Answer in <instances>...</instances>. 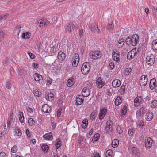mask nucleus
Instances as JSON below:
<instances>
[{
    "label": "nucleus",
    "mask_w": 157,
    "mask_h": 157,
    "mask_svg": "<svg viewBox=\"0 0 157 157\" xmlns=\"http://www.w3.org/2000/svg\"><path fill=\"white\" fill-rule=\"evenodd\" d=\"M34 120L32 118H29L28 120V123L29 125L32 126L34 124Z\"/></svg>",
    "instance_id": "603ef678"
},
{
    "label": "nucleus",
    "mask_w": 157,
    "mask_h": 157,
    "mask_svg": "<svg viewBox=\"0 0 157 157\" xmlns=\"http://www.w3.org/2000/svg\"><path fill=\"white\" fill-rule=\"evenodd\" d=\"M125 86L124 85H123L121 86V88L119 90V92H120L121 95H122L124 94L125 90Z\"/></svg>",
    "instance_id": "c9c22d12"
},
{
    "label": "nucleus",
    "mask_w": 157,
    "mask_h": 157,
    "mask_svg": "<svg viewBox=\"0 0 157 157\" xmlns=\"http://www.w3.org/2000/svg\"><path fill=\"white\" fill-rule=\"evenodd\" d=\"M113 122L111 120L108 121L106 124L105 130L106 133L109 134L111 133L113 130Z\"/></svg>",
    "instance_id": "39448f33"
},
{
    "label": "nucleus",
    "mask_w": 157,
    "mask_h": 157,
    "mask_svg": "<svg viewBox=\"0 0 157 157\" xmlns=\"http://www.w3.org/2000/svg\"><path fill=\"white\" fill-rule=\"evenodd\" d=\"M150 88L151 90H153L154 88L155 92L157 93V84L155 86H153L152 85H150Z\"/></svg>",
    "instance_id": "680f3d73"
},
{
    "label": "nucleus",
    "mask_w": 157,
    "mask_h": 157,
    "mask_svg": "<svg viewBox=\"0 0 157 157\" xmlns=\"http://www.w3.org/2000/svg\"><path fill=\"white\" fill-rule=\"evenodd\" d=\"M34 78L36 81H40L42 78V76L37 73H35L34 75Z\"/></svg>",
    "instance_id": "b1692460"
},
{
    "label": "nucleus",
    "mask_w": 157,
    "mask_h": 157,
    "mask_svg": "<svg viewBox=\"0 0 157 157\" xmlns=\"http://www.w3.org/2000/svg\"><path fill=\"white\" fill-rule=\"evenodd\" d=\"M137 124L140 126L142 127L144 125V122L141 120H139L137 122Z\"/></svg>",
    "instance_id": "13d9d810"
},
{
    "label": "nucleus",
    "mask_w": 157,
    "mask_h": 157,
    "mask_svg": "<svg viewBox=\"0 0 157 157\" xmlns=\"http://www.w3.org/2000/svg\"><path fill=\"white\" fill-rule=\"evenodd\" d=\"M48 19L49 20V19L48 18V19H46V21H44V26L48 25L50 24V21H49Z\"/></svg>",
    "instance_id": "69168bd1"
},
{
    "label": "nucleus",
    "mask_w": 157,
    "mask_h": 157,
    "mask_svg": "<svg viewBox=\"0 0 157 157\" xmlns=\"http://www.w3.org/2000/svg\"><path fill=\"white\" fill-rule=\"evenodd\" d=\"M145 108L144 107H142L139 110L138 113H137V116L140 117H142L144 114Z\"/></svg>",
    "instance_id": "a878e982"
},
{
    "label": "nucleus",
    "mask_w": 157,
    "mask_h": 157,
    "mask_svg": "<svg viewBox=\"0 0 157 157\" xmlns=\"http://www.w3.org/2000/svg\"><path fill=\"white\" fill-rule=\"evenodd\" d=\"M157 105V100H154L151 103V107L152 108H154Z\"/></svg>",
    "instance_id": "8fccbe9b"
},
{
    "label": "nucleus",
    "mask_w": 157,
    "mask_h": 157,
    "mask_svg": "<svg viewBox=\"0 0 157 157\" xmlns=\"http://www.w3.org/2000/svg\"><path fill=\"white\" fill-rule=\"evenodd\" d=\"M91 157H100L98 153H95L91 155Z\"/></svg>",
    "instance_id": "e2e57ef3"
},
{
    "label": "nucleus",
    "mask_w": 157,
    "mask_h": 157,
    "mask_svg": "<svg viewBox=\"0 0 157 157\" xmlns=\"http://www.w3.org/2000/svg\"><path fill=\"white\" fill-rule=\"evenodd\" d=\"M155 58L154 56L152 54H150L147 56L146 59L147 64L149 66L153 65L155 62Z\"/></svg>",
    "instance_id": "20e7f679"
},
{
    "label": "nucleus",
    "mask_w": 157,
    "mask_h": 157,
    "mask_svg": "<svg viewBox=\"0 0 157 157\" xmlns=\"http://www.w3.org/2000/svg\"><path fill=\"white\" fill-rule=\"evenodd\" d=\"M91 30L92 31H94L97 33H100V30L98 29V25L96 24H93L91 25Z\"/></svg>",
    "instance_id": "412c9836"
},
{
    "label": "nucleus",
    "mask_w": 157,
    "mask_h": 157,
    "mask_svg": "<svg viewBox=\"0 0 157 157\" xmlns=\"http://www.w3.org/2000/svg\"><path fill=\"white\" fill-rule=\"evenodd\" d=\"M84 101V98H83L82 96L79 95L76 98V104L77 105H80Z\"/></svg>",
    "instance_id": "dca6fc26"
},
{
    "label": "nucleus",
    "mask_w": 157,
    "mask_h": 157,
    "mask_svg": "<svg viewBox=\"0 0 157 157\" xmlns=\"http://www.w3.org/2000/svg\"><path fill=\"white\" fill-rule=\"evenodd\" d=\"M97 87L99 88H102L104 86V83L102 81L101 77H99L96 81Z\"/></svg>",
    "instance_id": "4468645a"
},
{
    "label": "nucleus",
    "mask_w": 157,
    "mask_h": 157,
    "mask_svg": "<svg viewBox=\"0 0 157 157\" xmlns=\"http://www.w3.org/2000/svg\"><path fill=\"white\" fill-rule=\"evenodd\" d=\"M121 84V81L118 79L114 80L112 82V85L113 88L118 87Z\"/></svg>",
    "instance_id": "2eb2a0df"
},
{
    "label": "nucleus",
    "mask_w": 157,
    "mask_h": 157,
    "mask_svg": "<svg viewBox=\"0 0 157 157\" xmlns=\"http://www.w3.org/2000/svg\"><path fill=\"white\" fill-rule=\"evenodd\" d=\"M142 98L140 96H137L134 100V105L135 106H138L141 103Z\"/></svg>",
    "instance_id": "ddd939ff"
},
{
    "label": "nucleus",
    "mask_w": 157,
    "mask_h": 157,
    "mask_svg": "<svg viewBox=\"0 0 157 157\" xmlns=\"http://www.w3.org/2000/svg\"><path fill=\"white\" fill-rule=\"evenodd\" d=\"M45 21H46V19L45 18H43L40 19L37 21L38 25L40 27H41V26H44V23Z\"/></svg>",
    "instance_id": "c756f323"
},
{
    "label": "nucleus",
    "mask_w": 157,
    "mask_h": 157,
    "mask_svg": "<svg viewBox=\"0 0 157 157\" xmlns=\"http://www.w3.org/2000/svg\"><path fill=\"white\" fill-rule=\"evenodd\" d=\"M113 154V153L111 150H108L106 151V157H112Z\"/></svg>",
    "instance_id": "4c0bfd02"
},
{
    "label": "nucleus",
    "mask_w": 157,
    "mask_h": 157,
    "mask_svg": "<svg viewBox=\"0 0 157 157\" xmlns=\"http://www.w3.org/2000/svg\"><path fill=\"white\" fill-rule=\"evenodd\" d=\"M156 79L154 78H152L151 79L150 82L149 87L150 86L152 85L153 86H155L156 85Z\"/></svg>",
    "instance_id": "a19ab883"
},
{
    "label": "nucleus",
    "mask_w": 157,
    "mask_h": 157,
    "mask_svg": "<svg viewBox=\"0 0 157 157\" xmlns=\"http://www.w3.org/2000/svg\"><path fill=\"white\" fill-rule=\"evenodd\" d=\"M61 109H59L58 110L57 112V116L58 117H59L61 115Z\"/></svg>",
    "instance_id": "774afa93"
},
{
    "label": "nucleus",
    "mask_w": 157,
    "mask_h": 157,
    "mask_svg": "<svg viewBox=\"0 0 157 157\" xmlns=\"http://www.w3.org/2000/svg\"><path fill=\"white\" fill-rule=\"evenodd\" d=\"M7 15L3 14H1L0 15V21L2 19H5L7 17Z\"/></svg>",
    "instance_id": "052dcab7"
},
{
    "label": "nucleus",
    "mask_w": 157,
    "mask_h": 157,
    "mask_svg": "<svg viewBox=\"0 0 157 157\" xmlns=\"http://www.w3.org/2000/svg\"><path fill=\"white\" fill-rule=\"evenodd\" d=\"M57 57L58 59L61 61H63L65 58V55L62 52L60 51L58 52Z\"/></svg>",
    "instance_id": "a211bd4d"
},
{
    "label": "nucleus",
    "mask_w": 157,
    "mask_h": 157,
    "mask_svg": "<svg viewBox=\"0 0 157 157\" xmlns=\"http://www.w3.org/2000/svg\"><path fill=\"white\" fill-rule=\"evenodd\" d=\"M72 65L74 67H76L78 64L79 61L77 60L74 59H72Z\"/></svg>",
    "instance_id": "de8ad7c7"
},
{
    "label": "nucleus",
    "mask_w": 157,
    "mask_h": 157,
    "mask_svg": "<svg viewBox=\"0 0 157 157\" xmlns=\"http://www.w3.org/2000/svg\"><path fill=\"white\" fill-rule=\"evenodd\" d=\"M41 148L43 152H47L48 150V146L47 144L43 145L41 146Z\"/></svg>",
    "instance_id": "58836bf2"
},
{
    "label": "nucleus",
    "mask_w": 157,
    "mask_h": 157,
    "mask_svg": "<svg viewBox=\"0 0 157 157\" xmlns=\"http://www.w3.org/2000/svg\"><path fill=\"white\" fill-rule=\"evenodd\" d=\"M74 79L73 77H71L67 82V86L69 87L72 86L74 83Z\"/></svg>",
    "instance_id": "393cba45"
},
{
    "label": "nucleus",
    "mask_w": 157,
    "mask_h": 157,
    "mask_svg": "<svg viewBox=\"0 0 157 157\" xmlns=\"http://www.w3.org/2000/svg\"><path fill=\"white\" fill-rule=\"evenodd\" d=\"M147 77L146 75H143L140 77L139 82L141 86H144L147 84Z\"/></svg>",
    "instance_id": "423d86ee"
},
{
    "label": "nucleus",
    "mask_w": 157,
    "mask_h": 157,
    "mask_svg": "<svg viewBox=\"0 0 157 157\" xmlns=\"http://www.w3.org/2000/svg\"><path fill=\"white\" fill-rule=\"evenodd\" d=\"M72 59H74L76 60H78V61H79V58L78 54L77 53L75 54Z\"/></svg>",
    "instance_id": "6e6d98bb"
},
{
    "label": "nucleus",
    "mask_w": 157,
    "mask_h": 157,
    "mask_svg": "<svg viewBox=\"0 0 157 157\" xmlns=\"http://www.w3.org/2000/svg\"><path fill=\"white\" fill-rule=\"evenodd\" d=\"M6 132V125L1 126L0 128V137L5 135Z\"/></svg>",
    "instance_id": "aec40b11"
},
{
    "label": "nucleus",
    "mask_w": 157,
    "mask_h": 157,
    "mask_svg": "<svg viewBox=\"0 0 157 157\" xmlns=\"http://www.w3.org/2000/svg\"><path fill=\"white\" fill-rule=\"evenodd\" d=\"M20 117H19V120L21 124L23 122V121L24 118L23 116V113L22 112H19Z\"/></svg>",
    "instance_id": "c03bdc74"
},
{
    "label": "nucleus",
    "mask_w": 157,
    "mask_h": 157,
    "mask_svg": "<svg viewBox=\"0 0 157 157\" xmlns=\"http://www.w3.org/2000/svg\"><path fill=\"white\" fill-rule=\"evenodd\" d=\"M96 117V112L94 110L91 113L90 116V118L91 120H93L95 119Z\"/></svg>",
    "instance_id": "49530a36"
},
{
    "label": "nucleus",
    "mask_w": 157,
    "mask_h": 157,
    "mask_svg": "<svg viewBox=\"0 0 157 157\" xmlns=\"http://www.w3.org/2000/svg\"><path fill=\"white\" fill-rule=\"evenodd\" d=\"M34 95L37 97H40L42 94V93L39 90L36 89L34 91Z\"/></svg>",
    "instance_id": "37998d69"
},
{
    "label": "nucleus",
    "mask_w": 157,
    "mask_h": 157,
    "mask_svg": "<svg viewBox=\"0 0 157 157\" xmlns=\"http://www.w3.org/2000/svg\"><path fill=\"white\" fill-rule=\"evenodd\" d=\"M52 82V79L50 78L49 77H48L47 78V84L48 85H50L51 84V83Z\"/></svg>",
    "instance_id": "338daca9"
},
{
    "label": "nucleus",
    "mask_w": 157,
    "mask_h": 157,
    "mask_svg": "<svg viewBox=\"0 0 157 157\" xmlns=\"http://www.w3.org/2000/svg\"><path fill=\"white\" fill-rule=\"evenodd\" d=\"M82 96L84 97H87L90 94V90L89 89H86L84 88L82 91Z\"/></svg>",
    "instance_id": "6ab92c4d"
},
{
    "label": "nucleus",
    "mask_w": 157,
    "mask_h": 157,
    "mask_svg": "<svg viewBox=\"0 0 157 157\" xmlns=\"http://www.w3.org/2000/svg\"><path fill=\"white\" fill-rule=\"evenodd\" d=\"M132 69L131 68H127L125 70V72L126 75H128L129 73L131 71Z\"/></svg>",
    "instance_id": "5fc2aeb1"
},
{
    "label": "nucleus",
    "mask_w": 157,
    "mask_h": 157,
    "mask_svg": "<svg viewBox=\"0 0 157 157\" xmlns=\"http://www.w3.org/2000/svg\"><path fill=\"white\" fill-rule=\"evenodd\" d=\"M146 116L147 117L146 119L148 121L151 120L153 117V114L152 112H148L146 113Z\"/></svg>",
    "instance_id": "cd10ccee"
},
{
    "label": "nucleus",
    "mask_w": 157,
    "mask_h": 157,
    "mask_svg": "<svg viewBox=\"0 0 157 157\" xmlns=\"http://www.w3.org/2000/svg\"><path fill=\"white\" fill-rule=\"evenodd\" d=\"M100 137V135L99 134L97 133L94 134L92 139V140L93 141H97Z\"/></svg>",
    "instance_id": "e433bc0d"
},
{
    "label": "nucleus",
    "mask_w": 157,
    "mask_h": 157,
    "mask_svg": "<svg viewBox=\"0 0 157 157\" xmlns=\"http://www.w3.org/2000/svg\"><path fill=\"white\" fill-rule=\"evenodd\" d=\"M5 35L4 32L3 31L0 32V41L4 40Z\"/></svg>",
    "instance_id": "864d4df0"
},
{
    "label": "nucleus",
    "mask_w": 157,
    "mask_h": 157,
    "mask_svg": "<svg viewBox=\"0 0 157 157\" xmlns=\"http://www.w3.org/2000/svg\"><path fill=\"white\" fill-rule=\"evenodd\" d=\"M107 109L106 108H102L100 109V112L99 115V118L100 120H102L103 119L106 114Z\"/></svg>",
    "instance_id": "0eeeda50"
},
{
    "label": "nucleus",
    "mask_w": 157,
    "mask_h": 157,
    "mask_svg": "<svg viewBox=\"0 0 157 157\" xmlns=\"http://www.w3.org/2000/svg\"><path fill=\"white\" fill-rule=\"evenodd\" d=\"M136 54L137 53L136 52V48H135L128 53L127 55V59L129 60L132 59Z\"/></svg>",
    "instance_id": "1a4fd4ad"
},
{
    "label": "nucleus",
    "mask_w": 157,
    "mask_h": 157,
    "mask_svg": "<svg viewBox=\"0 0 157 157\" xmlns=\"http://www.w3.org/2000/svg\"><path fill=\"white\" fill-rule=\"evenodd\" d=\"M83 29L82 28L80 29L79 31V35L81 37L83 35Z\"/></svg>",
    "instance_id": "0e129e2a"
},
{
    "label": "nucleus",
    "mask_w": 157,
    "mask_h": 157,
    "mask_svg": "<svg viewBox=\"0 0 157 157\" xmlns=\"http://www.w3.org/2000/svg\"><path fill=\"white\" fill-rule=\"evenodd\" d=\"M139 40V37L138 35L135 34L128 36L125 40V43L128 46H135Z\"/></svg>",
    "instance_id": "f257e3e1"
},
{
    "label": "nucleus",
    "mask_w": 157,
    "mask_h": 157,
    "mask_svg": "<svg viewBox=\"0 0 157 157\" xmlns=\"http://www.w3.org/2000/svg\"><path fill=\"white\" fill-rule=\"evenodd\" d=\"M153 143L152 139L150 137H147L145 140V145L147 148H150Z\"/></svg>",
    "instance_id": "6e6552de"
},
{
    "label": "nucleus",
    "mask_w": 157,
    "mask_h": 157,
    "mask_svg": "<svg viewBox=\"0 0 157 157\" xmlns=\"http://www.w3.org/2000/svg\"><path fill=\"white\" fill-rule=\"evenodd\" d=\"M117 50H113L112 52V57L113 59L116 62L120 61L119 54L118 52H117Z\"/></svg>",
    "instance_id": "9b49d317"
},
{
    "label": "nucleus",
    "mask_w": 157,
    "mask_h": 157,
    "mask_svg": "<svg viewBox=\"0 0 157 157\" xmlns=\"http://www.w3.org/2000/svg\"><path fill=\"white\" fill-rule=\"evenodd\" d=\"M54 94L52 93H49L47 96L46 97V98L47 100H48L50 101H52L54 99Z\"/></svg>",
    "instance_id": "c85d7f7f"
},
{
    "label": "nucleus",
    "mask_w": 157,
    "mask_h": 157,
    "mask_svg": "<svg viewBox=\"0 0 157 157\" xmlns=\"http://www.w3.org/2000/svg\"><path fill=\"white\" fill-rule=\"evenodd\" d=\"M124 43V39L123 38L120 39L118 41L117 45L119 48H122Z\"/></svg>",
    "instance_id": "7c9ffc66"
},
{
    "label": "nucleus",
    "mask_w": 157,
    "mask_h": 157,
    "mask_svg": "<svg viewBox=\"0 0 157 157\" xmlns=\"http://www.w3.org/2000/svg\"><path fill=\"white\" fill-rule=\"evenodd\" d=\"M28 54L30 56V57L32 59H34L35 56L33 54L31 53L30 52L28 51L27 52Z\"/></svg>",
    "instance_id": "bf43d9fd"
},
{
    "label": "nucleus",
    "mask_w": 157,
    "mask_h": 157,
    "mask_svg": "<svg viewBox=\"0 0 157 157\" xmlns=\"http://www.w3.org/2000/svg\"><path fill=\"white\" fill-rule=\"evenodd\" d=\"M128 134L132 135H133L135 132V130L132 128H130L128 131Z\"/></svg>",
    "instance_id": "4d7b16f0"
},
{
    "label": "nucleus",
    "mask_w": 157,
    "mask_h": 157,
    "mask_svg": "<svg viewBox=\"0 0 157 157\" xmlns=\"http://www.w3.org/2000/svg\"><path fill=\"white\" fill-rule=\"evenodd\" d=\"M31 36V33L29 32H26L22 34V37L23 39H29Z\"/></svg>",
    "instance_id": "2f4dec72"
},
{
    "label": "nucleus",
    "mask_w": 157,
    "mask_h": 157,
    "mask_svg": "<svg viewBox=\"0 0 157 157\" xmlns=\"http://www.w3.org/2000/svg\"><path fill=\"white\" fill-rule=\"evenodd\" d=\"M75 25L73 24H69L65 26V32L67 33H71L74 30Z\"/></svg>",
    "instance_id": "9d476101"
},
{
    "label": "nucleus",
    "mask_w": 157,
    "mask_h": 157,
    "mask_svg": "<svg viewBox=\"0 0 157 157\" xmlns=\"http://www.w3.org/2000/svg\"><path fill=\"white\" fill-rule=\"evenodd\" d=\"M89 56L90 58L95 60L100 58L101 57V55L99 51H92L89 53Z\"/></svg>",
    "instance_id": "7ed1b4c3"
},
{
    "label": "nucleus",
    "mask_w": 157,
    "mask_h": 157,
    "mask_svg": "<svg viewBox=\"0 0 157 157\" xmlns=\"http://www.w3.org/2000/svg\"><path fill=\"white\" fill-rule=\"evenodd\" d=\"M43 137L46 140H52L53 139L52 133V132L46 133L44 135Z\"/></svg>",
    "instance_id": "f3484780"
},
{
    "label": "nucleus",
    "mask_w": 157,
    "mask_h": 157,
    "mask_svg": "<svg viewBox=\"0 0 157 157\" xmlns=\"http://www.w3.org/2000/svg\"><path fill=\"white\" fill-rule=\"evenodd\" d=\"M119 144V141L117 139L113 140L112 142V147L113 148L117 147Z\"/></svg>",
    "instance_id": "bb28decb"
},
{
    "label": "nucleus",
    "mask_w": 157,
    "mask_h": 157,
    "mask_svg": "<svg viewBox=\"0 0 157 157\" xmlns=\"http://www.w3.org/2000/svg\"><path fill=\"white\" fill-rule=\"evenodd\" d=\"M113 27L114 25L112 24H109L106 26V28L109 31L113 30Z\"/></svg>",
    "instance_id": "a18cd8bd"
},
{
    "label": "nucleus",
    "mask_w": 157,
    "mask_h": 157,
    "mask_svg": "<svg viewBox=\"0 0 157 157\" xmlns=\"http://www.w3.org/2000/svg\"><path fill=\"white\" fill-rule=\"evenodd\" d=\"M88 121L87 120H84L82 123V126L83 128L85 129L87 126Z\"/></svg>",
    "instance_id": "79ce46f5"
},
{
    "label": "nucleus",
    "mask_w": 157,
    "mask_h": 157,
    "mask_svg": "<svg viewBox=\"0 0 157 157\" xmlns=\"http://www.w3.org/2000/svg\"><path fill=\"white\" fill-rule=\"evenodd\" d=\"M51 107L47 104L43 105L41 109L42 111L45 113H49L51 111Z\"/></svg>",
    "instance_id": "f8f14e48"
},
{
    "label": "nucleus",
    "mask_w": 157,
    "mask_h": 157,
    "mask_svg": "<svg viewBox=\"0 0 157 157\" xmlns=\"http://www.w3.org/2000/svg\"><path fill=\"white\" fill-rule=\"evenodd\" d=\"M122 98L120 96H118L115 99V104L116 106H118L122 102Z\"/></svg>",
    "instance_id": "5701e85b"
},
{
    "label": "nucleus",
    "mask_w": 157,
    "mask_h": 157,
    "mask_svg": "<svg viewBox=\"0 0 157 157\" xmlns=\"http://www.w3.org/2000/svg\"><path fill=\"white\" fill-rule=\"evenodd\" d=\"M55 146L56 149H57L60 148L62 146L61 142L59 139H57L55 141Z\"/></svg>",
    "instance_id": "4be33fe9"
},
{
    "label": "nucleus",
    "mask_w": 157,
    "mask_h": 157,
    "mask_svg": "<svg viewBox=\"0 0 157 157\" xmlns=\"http://www.w3.org/2000/svg\"><path fill=\"white\" fill-rule=\"evenodd\" d=\"M17 150V147L16 146L14 145L13 146L11 149V152L13 153H14L16 152Z\"/></svg>",
    "instance_id": "3c124183"
},
{
    "label": "nucleus",
    "mask_w": 157,
    "mask_h": 157,
    "mask_svg": "<svg viewBox=\"0 0 157 157\" xmlns=\"http://www.w3.org/2000/svg\"><path fill=\"white\" fill-rule=\"evenodd\" d=\"M90 63L89 62H85L83 63L81 67V72L84 75H86L89 72L90 69Z\"/></svg>",
    "instance_id": "f03ea898"
},
{
    "label": "nucleus",
    "mask_w": 157,
    "mask_h": 157,
    "mask_svg": "<svg viewBox=\"0 0 157 157\" xmlns=\"http://www.w3.org/2000/svg\"><path fill=\"white\" fill-rule=\"evenodd\" d=\"M116 130L119 134H121L123 132V130L121 127L118 125L117 126Z\"/></svg>",
    "instance_id": "09e8293b"
},
{
    "label": "nucleus",
    "mask_w": 157,
    "mask_h": 157,
    "mask_svg": "<svg viewBox=\"0 0 157 157\" xmlns=\"http://www.w3.org/2000/svg\"><path fill=\"white\" fill-rule=\"evenodd\" d=\"M151 47L154 50H157V39L154 40L152 42Z\"/></svg>",
    "instance_id": "f704fd0d"
},
{
    "label": "nucleus",
    "mask_w": 157,
    "mask_h": 157,
    "mask_svg": "<svg viewBox=\"0 0 157 157\" xmlns=\"http://www.w3.org/2000/svg\"><path fill=\"white\" fill-rule=\"evenodd\" d=\"M127 107L124 105L121 108V114L122 116H124L125 115L126 113H127Z\"/></svg>",
    "instance_id": "473e14b6"
},
{
    "label": "nucleus",
    "mask_w": 157,
    "mask_h": 157,
    "mask_svg": "<svg viewBox=\"0 0 157 157\" xmlns=\"http://www.w3.org/2000/svg\"><path fill=\"white\" fill-rule=\"evenodd\" d=\"M15 132L16 134L18 136H20L22 135V132L21 131L20 129L18 127H16V128L14 129Z\"/></svg>",
    "instance_id": "ea45409f"
},
{
    "label": "nucleus",
    "mask_w": 157,
    "mask_h": 157,
    "mask_svg": "<svg viewBox=\"0 0 157 157\" xmlns=\"http://www.w3.org/2000/svg\"><path fill=\"white\" fill-rule=\"evenodd\" d=\"M27 73L26 71L23 69L20 68L18 69V74L20 75H25Z\"/></svg>",
    "instance_id": "72a5a7b5"
}]
</instances>
